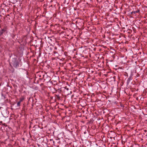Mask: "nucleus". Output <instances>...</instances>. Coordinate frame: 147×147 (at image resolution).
Returning a JSON list of instances; mask_svg holds the SVG:
<instances>
[{
    "instance_id": "f257e3e1",
    "label": "nucleus",
    "mask_w": 147,
    "mask_h": 147,
    "mask_svg": "<svg viewBox=\"0 0 147 147\" xmlns=\"http://www.w3.org/2000/svg\"><path fill=\"white\" fill-rule=\"evenodd\" d=\"M12 64L16 67H17L19 65V63L16 58H13L12 59Z\"/></svg>"
},
{
    "instance_id": "f03ea898",
    "label": "nucleus",
    "mask_w": 147,
    "mask_h": 147,
    "mask_svg": "<svg viewBox=\"0 0 147 147\" xmlns=\"http://www.w3.org/2000/svg\"><path fill=\"white\" fill-rule=\"evenodd\" d=\"M21 102L20 101L18 102L17 103V105L18 107H19L20 105V104Z\"/></svg>"
},
{
    "instance_id": "7ed1b4c3",
    "label": "nucleus",
    "mask_w": 147,
    "mask_h": 147,
    "mask_svg": "<svg viewBox=\"0 0 147 147\" xmlns=\"http://www.w3.org/2000/svg\"><path fill=\"white\" fill-rule=\"evenodd\" d=\"M24 98H20V101L21 102L22 101L24 100Z\"/></svg>"
},
{
    "instance_id": "20e7f679",
    "label": "nucleus",
    "mask_w": 147,
    "mask_h": 147,
    "mask_svg": "<svg viewBox=\"0 0 147 147\" xmlns=\"http://www.w3.org/2000/svg\"><path fill=\"white\" fill-rule=\"evenodd\" d=\"M86 50H87V52H88V50H89V49H88L87 48H86ZM84 51H86V50H85H85H84L83 51V52H84Z\"/></svg>"
},
{
    "instance_id": "39448f33",
    "label": "nucleus",
    "mask_w": 147,
    "mask_h": 147,
    "mask_svg": "<svg viewBox=\"0 0 147 147\" xmlns=\"http://www.w3.org/2000/svg\"><path fill=\"white\" fill-rule=\"evenodd\" d=\"M138 12V11H134V12H131V13H137Z\"/></svg>"
},
{
    "instance_id": "423d86ee",
    "label": "nucleus",
    "mask_w": 147,
    "mask_h": 147,
    "mask_svg": "<svg viewBox=\"0 0 147 147\" xmlns=\"http://www.w3.org/2000/svg\"><path fill=\"white\" fill-rule=\"evenodd\" d=\"M2 30L3 31H5V30H4V29H2Z\"/></svg>"
},
{
    "instance_id": "0eeeda50",
    "label": "nucleus",
    "mask_w": 147,
    "mask_h": 147,
    "mask_svg": "<svg viewBox=\"0 0 147 147\" xmlns=\"http://www.w3.org/2000/svg\"><path fill=\"white\" fill-rule=\"evenodd\" d=\"M84 134H86V132H84Z\"/></svg>"
},
{
    "instance_id": "6e6552de",
    "label": "nucleus",
    "mask_w": 147,
    "mask_h": 147,
    "mask_svg": "<svg viewBox=\"0 0 147 147\" xmlns=\"http://www.w3.org/2000/svg\"><path fill=\"white\" fill-rule=\"evenodd\" d=\"M85 53H87V52H85Z\"/></svg>"
},
{
    "instance_id": "1a4fd4ad",
    "label": "nucleus",
    "mask_w": 147,
    "mask_h": 147,
    "mask_svg": "<svg viewBox=\"0 0 147 147\" xmlns=\"http://www.w3.org/2000/svg\"><path fill=\"white\" fill-rule=\"evenodd\" d=\"M99 147H100V146H99Z\"/></svg>"
}]
</instances>
